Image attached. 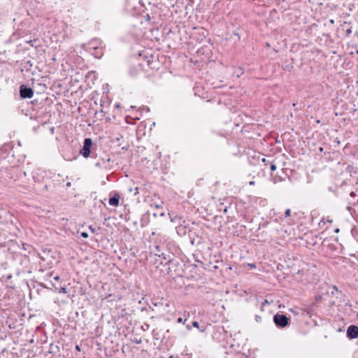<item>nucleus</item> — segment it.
<instances>
[{"instance_id":"obj_2","label":"nucleus","mask_w":358,"mask_h":358,"mask_svg":"<svg viewBox=\"0 0 358 358\" xmlns=\"http://www.w3.org/2000/svg\"><path fill=\"white\" fill-rule=\"evenodd\" d=\"M96 145L93 143L92 138H85L82 148L80 150V155L85 158L95 157V150Z\"/></svg>"},{"instance_id":"obj_46","label":"nucleus","mask_w":358,"mask_h":358,"mask_svg":"<svg viewBox=\"0 0 358 358\" xmlns=\"http://www.w3.org/2000/svg\"><path fill=\"white\" fill-rule=\"evenodd\" d=\"M334 289H336L337 290V287L336 286L334 287Z\"/></svg>"},{"instance_id":"obj_8","label":"nucleus","mask_w":358,"mask_h":358,"mask_svg":"<svg viewBox=\"0 0 358 358\" xmlns=\"http://www.w3.org/2000/svg\"><path fill=\"white\" fill-rule=\"evenodd\" d=\"M166 264L169 265V269L171 271L172 269L174 271H176L178 267L180 266V262L175 259H169V261L166 263Z\"/></svg>"},{"instance_id":"obj_38","label":"nucleus","mask_w":358,"mask_h":358,"mask_svg":"<svg viewBox=\"0 0 358 358\" xmlns=\"http://www.w3.org/2000/svg\"><path fill=\"white\" fill-rule=\"evenodd\" d=\"M115 107H116V108H120V103H117V104L115 105Z\"/></svg>"},{"instance_id":"obj_6","label":"nucleus","mask_w":358,"mask_h":358,"mask_svg":"<svg viewBox=\"0 0 358 358\" xmlns=\"http://www.w3.org/2000/svg\"><path fill=\"white\" fill-rule=\"evenodd\" d=\"M346 336L349 339H355L358 338V327L354 324L350 325L346 331Z\"/></svg>"},{"instance_id":"obj_25","label":"nucleus","mask_w":358,"mask_h":358,"mask_svg":"<svg viewBox=\"0 0 358 358\" xmlns=\"http://www.w3.org/2000/svg\"><path fill=\"white\" fill-rule=\"evenodd\" d=\"M290 213H291L290 209H287L285 212V217H287L290 216Z\"/></svg>"},{"instance_id":"obj_41","label":"nucleus","mask_w":358,"mask_h":358,"mask_svg":"<svg viewBox=\"0 0 358 358\" xmlns=\"http://www.w3.org/2000/svg\"><path fill=\"white\" fill-rule=\"evenodd\" d=\"M338 231H339V229H336L335 230V232H336V233H338Z\"/></svg>"},{"instance_id":"obj_40","label":"nucleus","mask_w":358,"mask_h":358,"mask_svg":"<svg viewBox=\"0 0 358 358\" xmlns=\"http://www.w3.org/2000/svg\"><path fill=\"white\" fill-rule=\"evenodd\" d=\"M352 209V207H348V210L349 211H350Z\"/></svg>"},{"instance_id":"obj_5","label":"nucleus","mask_w":358,"mask_h":358,"mask_svg":"<svg viewBox=\"0 0 358 358\" xmlns=\"http://www.w3.org/2000/svg\"><path fill=\"white\" fill-rule=\"evenodd\" d=\"M20 96L21 99H31L34 96V90L26 85H21L19 89Z\"/></svg>"},{"instance_id":"obj_21","label":"nucleus","mask_w":358,"mask_h":358,"mask_svg":"<svg viewBox=\"0 0 358 358\" xmlns=\"http://www.w3.org/2000/svg\"><path fill=\"white\" fill-rule=\"evenodd\" d=\"M65 183L66 182L64 179H62V180L59 179V182H57V187H63V185H65Z\"/></svg>"},{"instance_id":"obj_42","label":"nucleus","mask_w":358,"mask_h":358,"mask_svg":"<svg viewBox=\"0 0 358 358\" xmlns=\"http://www.w3.org/2000/svg\"><path fill=\"white\" fill-rule=\"evenodd\" d=\"M320 152H322V151H323V148H320Z\"/></svg>"},{"instance_id":"obj_18","label":"nucleus","mask_w":358,"mask_h":358,"mask_svg":"<svg viewBox=\"0 0 358 358\" xmlns=\"http://www.w3.org/2000/svg\"><path fill=\"white\" fill-rule=\"evenodd\" d=\"M153 217H157L158 216L159 217H164L165 216V213L164 211H162V212H155V213H153L152 214Z\"/></svg>"},{"instance_id":"obj_34","label":"nucleus","mask_w":358,"mask_h":358,"mask_svg":"<svg viewBox=\"0 0 358 358\" xmlns=\"http://www.w3.org/2000/svg\"><path fill=\"white\" fill-rule=\"evenodd\" d=\"M53 278H54V280H59V275H57V276L54 277Z\"/></svg>"},{"instance_id":"obj_44","label":"nucleus","mask_w":358,"mask_h":358,"mask_svg":"<svg viewBox=\"0 0 358 358\" xmlns=\"http://www.w3.org/2000/svg\"><path fill=\"white\" fill-rule=\"evenodd\" d=\"M329 190L332 192L334 191L331 187H329Z\"/></svg>"},{"instance_id":"obj_13","label":"nucleus","mask_w":358,"mask_h":358,"mask_svg":"<svg viewBox=\"0 0 358 358\" xmlns=\"http://www.w3.org/2000/svg\"><path fill=\"white\" fill-rule=\"evenodd\" d=\"M150 213L149 212H146L141 219V225L142 227L147 226L150 222Z\"/></svg>"},{"instance_id":"obj_23","label":"nucleus","mask_w":358,"mask_h":358,"mask_svg":"<svg viewBox=\"0 0 358 358\" xmlns=\"http://www.w3.org/2000/svg\"><path fill=\"white\" fill-rule=\"evenodd\" d=\"M270 169H271V171H274L276 170V165L271 163V166H270Z\"/></svg>"},{"instance_id":"obj_4","label":"nucleus","mask_w":358,"mask_h":358,"mask_svg":"<svg viewBox=\"0 0 358 358\" xmlns=\"http://www.w3.org/2000/svg\"><path fill=\"white\" fill-rule=\"evenodd\" d=\"M13 148V146L11 143H5L1 148H0V158L9 159L10 157H14Z\"/></svg>"},{"instance_id":"obj_11","label":"nucleus","mask_w":358,"mask_h":358,"mask_svg":"<svg viewBox=\"0 0 358 358\" xmlns=\"http://www.w3.org/2000/svg\"><path fill=\"white\" fill-rule=\"evenodd\" d=\"M93 51L92 52V55H93L96 58L100 59L103 56V50L101 48L98 46H92Z\"/></svg>"},{"instance_id":"obj_22","label":"nucleus","mask_w":358,"mask_h":358,"mask_svg":"<svg viewBox=\"0 0 358 358\" xmlns=\"http://www.w3.org/2000/svg\"><path fill=\"white\" fill-rule=\"evenodd\" d=\"M80 236L84 238H88L89 235L87 232L85 231H82L80 233Z\"/></svg>"},{"instance_id":"obj_37","label":"nucleus","mask_w":358,"mask_h":358,"mask_svg":"<svg viewBox=\"0 0 358 358\" xmlns=\"http://www.w3.org/2000/svg\"><path fill=\"white\" fill-rule=\"evenodd\" d=\"M268 303L267 300H264V301L262 303V305Z\"/></svg>"},{"instance_id":"obj_26","label":"nucleus","mask_w":358,"mask_h":358,"mask_svg":"<svg viewBox=\"0 0 358 358\" xmlns=\"http://www.w3.org/2000/svg\"><path fill=\"white\" fill-rule=\"evenodd\" d=\"M59 292L60 293H64V294H66L67 292V290H66V288L63 287H61L60 290H59Z\"/></svg>"},{"instance_id":"obj_3","label":"nucleus","mask_w":358,"mask_h":358,"mask_svg":"<svg viewBox=\"0 0 358 358\" xmlns=\"http://www.w3.org/2000/svg\"><path fill=\"white\" fill-rule=\"evenodd\" d=\"M290 319L284 314L276 313L273 315V322L278 328H285L289 324Z\"/></svg>"},{"instance_id":"obj_19","label":"nucleus","mask_w":358,"mask_h":358,"mask_svg":"<svg viewBox=\"0 0 358 358\" xmlns=\"http://www.w3.org/2000/svg\"><path fill=\"white\" fill-rule=\"evenodd\" d=\"M187 318H186V319H185V320H183L181 317H178V318L177 319V322H178V323H182L183 324H186V322H187Z\"/></svg>"},{"instance_id":"obj_47","label":"nucleus","mask_w":358,"mask_h":358,"mask_svg":"<svg viewBox=\"0 0 358 358\" xmlns=\"http://www.w3.org/2000/svg\"><path fill=\"white\" fill-rule=\"evenodd\" d=\"M22 173H23V175H24V176H26V173H25V172H23Z\"/></svg>"},{"instance_id":"obj_36","label":"nucleus","mask_w":358,"mask_h":358,"mask_svg":"<svg viewBox=\"0 0 358 358\" xmlns=\"http://www.w3.org/2000/svg\"><path fill=\"white\" fill-rule=\"evenodd\" d=\"M350 196H352V197L355 196V193L354 192H351Z\"/></svg>"},{"instance_id":"obj_24","label":"nucleus","mask_w":358,"mask_h":358,"mask_svg":"<svg viewBox=\"0 0 358 358\" xmlns=\"http://www.w3.org/2000/svg\"><path fill=\"white\" fill-rule=\"evenodd\" d=\"M255 320H256V322H258V323L262 322V317H261V316H259V315H255Z\"/></svg>"},{"instance_id":"obj_16","label":"nucleus","mask_w":358,"mask_h":358,"mask_svg":"<svg viewBox=\"0 0 358 358\" xmlns=\"http://www.w3.org/2000/svg\"><path fill=\"white\" fill-rule=\"evenodd\" d=\"M172 255V254L168 252L167 253L162 252L161 254L158 255V257L164 260H167V262H169V259H171Z\"/></svg>"},{"instance_id":"obj_35","label":"nucleus","mask_w":358,"mask_h":358,"mask_svg":"<svg viewBox=\"0 0 358 358\" xmlns=\"http://www.w3.org/2000/svg\"><path fill=\"white\" fill-rule=\"evenodd\" d=\"M346 33H347L348 35L350 34L351 33V29H348L346 31Z\"/></svg>"},{"instance_id":"obj_9","label":"nucleus","mask_w":358,"mask_h":358,"mask_svg":"<svg viewBox=\"0 0 358 358\" xmlns=\"http://www.w3.org/2000/svg\"><path fill=\"white\" fill-rule=\"evenodd\" d=\"M168 215L170 217L171 222L181 224L180 220H182V217L179 216L174 212H169Z\"/></svg>"},{"instance_id":"obj_30","label":"nucleus","mask_w":358,"mask_h":358,"mask_svg":"<svg viewBox=\"0 0 358 358\" xmlns=\"http://www.w3.org/2000/svg\"><path fill=\"white\" fill-rule=\"evenodd\" d=\"M261 161L264 164V165H266L267 163H268V161L264 157L262 158Z\"/></svg>"},{"instance_id":"obj_20","label":"nucleus","mask_w":358,"mask_h":358,"mask_svg":"<svg viewBox=\"0 0 358 358\" xmlns=\"http://www.w3.org/2000/svg\"><path fill=\"white\" fill-rule=\"evenodd\" d=\"M71 186V182L70 181H68L65 183V185H63V188H65L66 190H68Z\"/></svg>"},{"instance_id":"obj_49","label":"nucleus","mask_w":358,"mask_h":358,"mask_svg":"<svg viewBox=\"0 0 358 358\" xmlns=\"http://www.w3.org/2000/svg\"><path fill=\"white\" fill-rule=\"evenodd\" d=\"M357 203H358V199H357Z\"/></svg>"},{"instance_id":"obj_7","label":"nucleus","mask_w":358,"mask_h":358,"mask_svg":"<svg viewBox=\"0 0 358 358\" xmlns=\"http://www.w3.org/2000/svg\"><path fill=\"white\" fill-rule=\"evenodd\" d=\"M108 203L112 206H118L120 204V194L117 192H114L113 195L110 197Z\"/></svg>"},{"instance_id":"obj_14","label":"nucleus","mask_w":358,"mask_h":358,"mask_svg":"<svg viewBox=\"0 0 358 358\" xmlns=\"http://www.w3.org/2000/svg\"><path fill=\"white\" fill-rule=\"evenodd\" d=\"M192 327L197 328L199 329V331L201 332H204L206 329V326L204 324H203L202 325H200L197 321H193L192 322Z\"/></svg>"},{"instance_id":"obj_48","label":"nucleus","mask_w":358,"mask_h":358,"mask_svg":"<svg viewBox=\"0 0 358 358\" xmlns=\"http://www.w3.org/2000/svg\"><path fill=\"white\" fill-rule=\"evenodd\" d=\"M191 243H192V244H194V241H193V240H192V241H191Z\"/></svg>"},{"instance_id":"obj_31","label":"nucleus","mask_w":358,"mask_h":358,"mask_svg":"<svg viewBox=\"0 0 358 358\" xmlns=\"http://www.w3.org/2000/svg\"><path fill=\"white\" fill-rule=\"evenodd\" d=\"M75 349H76L77 351H79V352L81 350L80 346V345H76Z\"/></svg>"},{"instance_id":"obj_28","label":"nucleus","mask_w":358,"mask_h":358,"mask_svg":"<svg viewBox=\"0 0 358 358\" xmlns=\"http://www.w3.org/2000/svg\"><path fill=\"white\" fill-rule=\"evenodd\" d=\"M248 266H249L250 268H255L256 264L252 263H248Z\"/></svg>"},{"instance_id":"obj_33","label":"nucleus","mask_w":358,"mask_h":358,"mask_svg":"<svg viewBox=\"0 0 358 358\" xmlns=\"http://www.w3.org/2000/svg\"><path fill=\"white\" fill-rule=\"evenodd\" d=\"M155 249H156V250H157L158 252H160V246H159V245H156V246H155Z\"/></svg>"},{"instance_id":"obj_12","label":"nucleus","mask_w":358,"mask_h":358,"mask_svg":"<svg viewBox=\"0 0 358 358\" xmlns=\"http://www.w3.org/2000/svg\"><path fill=\"white\" fill-rule=\"evenodd\" d=\"M49 177L50 178V181H52V185H54V189H56L57 187V182H59L60 175H49Z\"/></svg>"},{"instance_id":"obj_29","label":"nucleus","mask_w":358,"mask_h":358,"mask_svg":"<svg viewBox=\"0 0 358 358\" xmlns=\"http://www.w3.org/2000/svg\"><path fill=\"white\" fill-rule=\"evenodd\" d=\"M243 69H241V68H240V69H238V71L237 72V76H238V77H239V76H240V75H241V74H243Z\"/></svg>"},{"instance_id":"obj_39","label":"nucleus","mask_w":358,"mask_h":358,"mask_svg":"<svg viewBox=\"0 0 358 358\" xmlns=\"http://www.w3.org/2000/svg\"><path fill=\"white\" fill-rule=\"evenodd\" d=\"M155 206V208H160V206H159V205H158V204H156Z\"/></svg>"},{"instance_id":"obj_27","label":"nucleus","mask_w":358,"mask_h":358,"mask_svg":"<svg viewBox=\"0 0 358 358\" xmlns=\"http://www.w3.org/2000/svg\"><path fill=\"white\" fill-rule=\"evenodd\" d=\"M89 229L90 230V231L93 234H95L96 233V229L95 228H94L92 225L89 226Z\"/></svg>"},{"instance_id":"obj_10","label":"nucleus","mask_w":358,"mask_h":358,"mask_svg":"<svg viewBox=\"0 0 358 358\" xmlns=\"http://www.w3.org/2000/svg\"><path fill=\"white\" fill-rule=\"evenodd\" d=\"M60 352V348L57 344L51 343L49 346L48 352L52 355H57Z\"/></svg>"},{"instance_id":"obj_1","label":"nucleus","mask_w":358,"mask_h":358,"mask_svg":"<svg viewBox=\"0 0 358 358\" xmlns=\"http://www.w3.org/2000/svg\"><path fill=\"white\" fill-rule=\"evenodd\" d=\"M49 175L50 173L44 172V176L41 177L40 176H33V179L36 183L35 189L41 194L54 191V185L51 184L52 181H50Z\"/></svg>"},{"instance_id":"obj_45","label":"nucleus","mask_w":358,"mask_h":358,"mask_svg":"<svg viewBox=\"0 0 358 358\" xmlns=\"http://www.w3.org/2000/svg\"><path fill=\"white\" fill-rule=\"evenodd\" d=\"M217 268H218L217 266H214V268H215V269H217Z\"/></svg>"},{"instance_id":"obj_17","label":"nucleus","mask_w":358,"mask_h":358,"mask_svg":"<svg viewBox=\"0 0 358 358\" xmlns=\"http://www.w3.org/2000/svg\"><path fill=\"white\" fill-rule=\"evenodd\" d=\"M98 44H99V41L94 40V41H91L90 43L89 44V45H90L89 48L93 50L92 46H98Z\"/></svg>"},{"instance_id":"obj_43","label":"nucleus","mask_w":358,"mask_h":358,"mask_svg":"<svg viewBox=\"0 0 358 358\" xmlns=\"http://www.w3.org/2000/svg\"><path fill=\"white\" fill-rule=\"evenodd\" d=\"M255 183V182H250V185H253Z\"/></svg>"},{"instance_id":"obj_15","label":"nucleus","mask_w":358,"mask_h":358,"mask_svg":"<svg viewBox=\"0 0 358 358\" xmlns=\"http://www.w3.org/2000/svg\"><path fill=\"white\" fill-rule=\"evenodd\" d=\"M177 232L179 234H186L187 233V229H188V227L186 226V225H183V224H179V226L177 227Z\"/></svg>"},{"instance_id":"obj_32","label":"nucleus","mask_w":358,"mask_h":358,"mask_svg":"<svg viewBox=\"0 0 358 358\" xmlns=\"http://www.w3.org/2000/svg\"><path fill=\"white\" fill-rule=\"evenodd\" d=\"M186 328L187 330H191L192 327L189 324H185Z\"/></svg>"}]
</instances>
